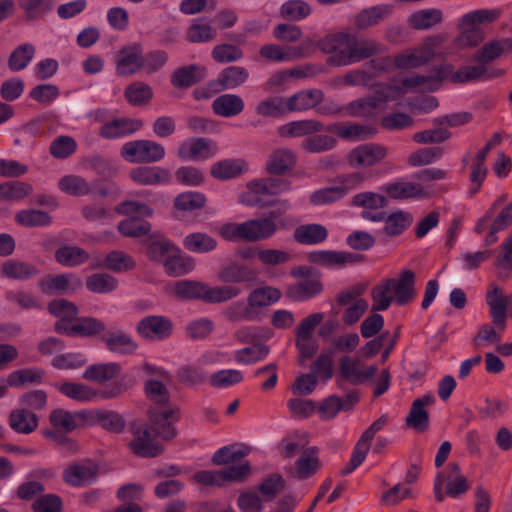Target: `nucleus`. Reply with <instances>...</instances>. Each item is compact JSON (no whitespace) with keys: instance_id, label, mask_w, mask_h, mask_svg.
<instances>
[{"instance_id":"1","label":"nucleus","mask_w":512,"mask_h":512,"mask_svg":"<svg viewBox=\"0 0 512 512\" xmlns=\"http://www.w3.org/2000/svg\"><path fill=\"white\" fill-rule=\"evenodd\" d=\"M318 48L327 54V64L331 66H347L381 52V45L372 39H358L349 33L327 35L319 40Z\"/></svg>"},{"instance_id":"2","label":"nucleus","mask_w":512,"mask_h":512,"mask_svg":"<svg viewBox=\"0 0 512 512\" xmlns=\"http://www.w3.org/2000/svg\"><path fill=\"white\" fill-rule=\"evenodd\" d=\"M254 202L261 208L273 207L264 217L253 219L261 240H266L272 237L279 229L287 227L285 220L282 218L291 207L287 199L264 201L261 197L257 196Z\"/></svg>"},{"instance_id":"3","label":"nucleus","mask_w":512,"mask_h":512,"mask_svg":"<svg viewBox=\"0 0 512 512\" xmlns=\"http://www.w3.org/2000/svg\"><path fill=\"white\" fill-rule=\"evenodd\" d=\"M120 155L131 163L150 164L161 161L165 156V148L151 140H134L125 143Z\"/></svg>"},{"instance_id":"4","label":"nucleus","mask_w":512,"mask_h":512,"mask_svg":"<svg viewBox=\"0 0 512 512\" xmlns=\"http://www.w3.org/2000/svg\"><path fill=\"white\" fill-rule=\"evenodd\" d=\"M179 416L180 410L178 407H168L163 411L156 407L150 408L147 410V417L150 422L148 427L154 433V436L169 441L177 434L173 423L178 421Z\"/></svg>"},{"instance_id":"5","label":"nucleus","mask_w":512,"mask_h":512,"mask_svg":"<svg viewBox=\"0 0 512 512\" xmlns=\"http://www.w3.org/2000/svg\"><path fill=\"white\" fill-rule=\"evenodd\" d=\"M130 431L134 438L129 443V448L135 455L143 458H154L162 454V446L155 442L157 436H154L147 425L139 426L132 423Z\"/></svg>"},{"instance_id":"6","label":"nucleus","mask_w":512,"mask_h":512,"mask_svg":"<svg viewBox=\"0 0 512 512\" xmlns=\"http://www.w3.org/2000/svg\"><path fill=\"white\" fill-rule=\"evenodd\" d=\"M387 155V149L379 144L366 143L352 149L347 155V161L352 168H365L377 165Z\"/></svg>"},{"instance_id":"7","label":"nucleus","mask_w":512,"mask_h":512,"mask_svg":"<svg viewBox=\"0 0 512 512\" xmlns=\"http://www.w3.org/2000/svg\"><path fill=\"white\" fill-rule=\"evenodd\" d=\"M144 68L145 61L140 44L127 45L118 51L116 71L119 75H133Z\"/></svg>"},{"instance_id":"8","label":"nucleus","mask_w":512,"mask_h":512,"mask_svg":"<svg viewBox=\"0 0 512 512\" xmlns=\"http://www.w3.org/2000/svg\"><path fill=\"white\" fill-rule=\"evenodd\" d=\"M364 219H368L374 222L384 221L386 225L383 231L388 236L400 235L407 227H409L413 221L412 215L404 211H396L387 215L385 212L372 213L366 211L363 214Z\"/></svg>"},{"instance_id":"9","label":"nucleus","mask_w":512,"mask_h":512,"mask_svg":"<svg viewBox=\"0 0 512 512\" xmlns=\"http://www.w3.org/2000/svg\"><path fill=\"white\" fill-rule=\"evenodd\" d=\"M172 322L161 315L144 317L137 324V332L146 339H164L172 333Z\"/></svg>"},{"instance_id":"10","label":"nucleus","mask_w":512,"mask_h":512,"mask_svg":"<svg viewBox=\"0 0 512 512\" xmlns=\"http://www.w3.org/2000/svg\"><path fill=\"white\" fill-rule=\"evenodd\" d=\"M434 403L435 397L431 394L415 399L411 404L410 412L406 416V426L420 433L425 432L429 428V412L426 406H431Z\"/></svg>"},{"instance_id":"11","label":"nucleus","mask_w":512,"mask_h":512,"mask_svg":"<svg viewBox=\"0 0 512 512\" xmlns=\"http://www.w3.org/2000/svg\"><path fill=\"white\" fill-rule=\"evenodd\" d=\"M386 280L390 282L389 287L394 292L393 297L396 304L406 305L414 299L416 295V277L412 270L402 271L398 279L389 278Z\"/></svg>"},{"instance_id":"12","label":"nucleus","mask_w":512,"mask_h":512,"mask_svg":"<svg viewBox=\"0 0 512 512\" xmlns=\"http://www.w3.org/2000/svg\"><path fill=\"white\" fill-rule=\"evenodd\" d=\"M97 475L98 466L87 460L84 463H73L67 466L63 471V480L70 486L81 487L95 481Z\"/></svg>"},{"instance_id":"13","label":"nucleus","mask_w":512,"mask_h":512,"mask_svg":"<svg viewBox=\"0 0 512 512\" xmlns=\"http://www.w3.org/2000/svg\"><path fill=\"white\" fill-rule=\"evenodd\" d=\"M487 304L490 307V316L492 323L503 331L506 327L507 308L512 302V296H503L502 290L498 286L487 293Z\"/></svg>"},{"instance_id":"14","label":"nucleus","mask_w":512,"mask_h":512,"mask_svg":"<svg viewBox=\"0 0 512 512\" xmlns=\"http://www.w3.org/2000/svg\"><path fill=\"white\" fill-rule=\"evenodd\" d=\"M253 219L247 220L243 223H226L223 224L218 232L219 234L228 241L244 240L248 242L261 241L257 227H255Z\"/></svg>"},{"instance_id":"15","label":"nucleus","mask_w":512,"mask_h":512,"mask_svg":"<svg viewBox=\"0 0 512 512\" xmlns=\"http://www.w3.org/2000/svg\"><path fill=\"white\" fill-rule=\"evenodd\" d=\"M249 79V72L241 66H229L224 68L218 78L209 83V87L214 91L235 89L246 83Z\"/></svg>"},{"instance_id":"16","label":"nucleus","mask_w":512,"mask_h":512,"mask_svg":"<svg viewBox=\"0 0 512 512\" xmlns=\"http://www.w3.org/2000/svg\"><path fill=\"white\" fill-rule=\"evenodd\" d=\"M141 127V120L116 118L104 123L99 130V135L105 139H116L131 135Z\"/></svg>"},{"instance_id":"17","label":"nucleus","mask_w":512,"mask_h":512,"mask_svg":"<svg viewBox=\"0 0 512 512\" xmlns=\"http://www.w3.org/2000/svg\"><path fill=\"white\" fill-rule=\"evenodd\" d=\"M326 132L334 133L346 141H364L372 138L376 134V129L363 124L333 123L325 128Z\"/></svg>"},{"instance_id":"18","label":"nucleus","mask_w":512,"mask_h":512,"mask_svg":"<svg viewBox=\"0 0 512 512\" xmlns=\"http://www.w3.org/2000/svg\"><path fill=\"white\" fill-rule=\"evenodd\" d=\"M129 176L134 182L145 186L166 184L171 181V173L167 169L157 166H139L133 168Z\"/></svg>"},{"instance_id":"19","label":"nucleus","mask_w":512,"mask_h":512,"mask_svg":"<svg viewBox=\"0 0 512 512\" xmlns=\"http://www.w3.org/2000/svg\"><path fill=\"white\" fill-rule=\"evenodd\" d=\"M296 154L288 148L274 150L267 161L266 171L271 175H285L294 169Z\"/></svg>"},{"instance_id":"20","label":"nucleus","mask_w":512,"mask_h":512,"mask_svg":"<svg viewBox=\"0 0 512 512\" xmlns=\"http://www.w3.org/2000/svg\"><path fill=\"white\" fill-rule=\"evenodd\" d=\"M255 278L256 274L252 269L236 261H231L222 266L217 272V279L222 283L252 282Z\"/></svg>"},{"instance_id":"21","label":"nucleus","mask_w":512,"mask_h":512,"mask_svg":"<svg viewBox=\"0 0 512 512\" xmlns=\"http://www.w3.org/2000/svg\"><path fill=\"white\" fill-rule=\"evenodd\" d=\"M70 279L75 280V287L71 289L72 291L82 286L81 280L73 274H58L45 276L38 282V287L45 295L64 294L69 289Z\"/></svg>"},{"instance_id":"22","label":"nucleus","mask_w":512,"mask_h":512,"mask_svg":"<svg viewBox=\"0 0 512 512\" xmlns=\"http://www.w3.org/2000/svg\"><path fill=\"white\" fill-rule=\"evenodd\" d=\"M393 10V6L382 4L372 6L361 10L354 18V25L359 30H365L369 27L379 24L387 18Z\"/></svg>"},{"instance_id":"23","label":"nucleus","mask_w":512,"mask_h":512,"mask_svg":"<svg viewBox=\"0 0 512 512\" xmlns=\"http://www.w3.org/2000/svg\"><path fill=\"white\" fill-rule=\"evenodd\" d=\"M101 340L107 349L113 353L132 354L138 345L127 333L121 330H110L102 335Z\"/></svg>"},{"instance_id":"24","label":"nucleus","mask_w":512,"mask_h":512,"mask_svg":"<svg viewBox=\"0 0 512 512\" xmlns=\"http://www.w3.org/2000/svg\"><path fill=\"white\" fill-rule=\"evenodd\" d=\"M322 291L323 284L320 278H311L289 285L285 290V296L292 301H304L320 294Z\"/></svg>"},{"instance_id":"25","label":"nucleus","mask_w":512,"mask_h":512,"mask_svg":"<svg viewBox=\"0 0 512 512\" xmlns=\"http://www.w3.org/2000/svg\"><path fill=\"white\" fill-rule=\"evenodd\" d=\"M206 69L198 65H188L176 69L171 75V83L175 88L184 89L193 86L206 77Z\"/></svg>"},{"instance_id":"26","label":"nucleus","mask_w":512,"mask_h":512,"mask_svg":"<svg viewBox=\"0 0 512 512\" xmlns=\"http://www.w3.org/2000/svg\"><path fill=\"white\" fill-rule=\"evenodd\" d=\"M430 75H416L406 77L402 80V85L405 87H417L425 84L430 85L431 90L439 87L443 79L447 78L452 72V65L445 64L439 67H434Z\"/></svg>"},{"instance_id":"27","label":"nucleus","mask_w":512,"mask_h":512,"mask_svg":"<svg viewBox=\"0 0 512 512\" xmlns=\"http://www.w3.org/2000/svg\"><path fill=\"white\" fill-rule=\"evenodd\" d=\"M143 244L146 247L147 257L151 261L160 262L162 264H164L165 258L168 257L175 248L173 243L164 239L159 233L151 234L146 237Z\"/></svg>"},{"instance_id":"28","label":"nucleus","mask_w":512,"mask_h":512,"mask_svg":"<svg viewBox=\"0 0 512 512\" xmlns=\"http://www.w3.org/2000/svg\"><path fill=\"white\" fill-rule=\"evenodd\" d=\"M324 125L313 119L292 121L282 125L278 129L281 137H302L311 136V134L325 130Z\"/></svg>"},{"instance_id":"29","label":"nucleus","mask_w":512,"mask_h":512,"mask_svg":"<svg viewBox=\"0 0 512 512\" xmlns=\"http://www.w3.org/2000/svg\"><path fill=\"white\" fill-rule=\"evenodd\" d=\"M163 266L169 276L179 277L191 272L195 267V261L190 256L182 255L180 249L175 246L165 258Z\"/></svg>"},{"instance_id":"30","label":"nucleus","mask_w":512,"mask_h":512,"mask_svg":"<svg viewBox=\"0 0 512 512\" xmlns=\"http://www.w3.org/2000/svg\"><path fill=\"white\" fill-rule=\"evenodd\" d=\"M320 466L318 448L308 447L303 449L300 457L295 462L296 476L301 480L310 478L317 473Z\"/></svg>"},{"instance_id":"31","label":"nucleus","mask_w":512,"mask_h":512,"mask_svg":"<svg viewBox=\"0 0 512 512\" xmlns=\"http://www.w3.org/2000/svg\"><path fill=\"white\" fill-rule=\"evenodd\" d=\"M212 110L221 117H234L244 110V101L239 95L223 94L214 99Z\"/></svg>"},{"instance_id":"32","label":"nucleus","mask_w":512,"mask_h":512,"mask_svg":"<svg viewBox=\"0 0 512 512\" xmlns=\"http://www.w3.org/2000/svg\"><path fill=\"white\" fill-rule=\"evenodd\" d=\"M500 16V12L497 10L480 9L465 14L459 23V29L461 34L469 31L481 30L482 23H491Z\"/></svg>"},{"instance_id":"33","label":"nucleus","mask_w":512,"mask_h":512,"mask_svg":"<svg viewBox=\"0 0 512 512\" xmlns=\"http://www.w3.org/2000/svg\"><path fill=\"white\" fill-rule=\"evenodd\" d=\"M328 237L326 227L321 224H303L298 226L293 233V239L304 245H315L325 241Z\"/></svg>"},{"instance_id":"34","label":"nucleus","mask_w":512,"mask_h":512,"mask_svg":"<svg viewBox=\"0 0 512 512\" xmlns=\"http://www.w3.org/2000/svg\"><path fill=\"white\" fill-rule=\"evenodd\" d=\"M445 474V493L450 497H458L467 492L469 484L467 478L461 474L459 464L450 463Z\"/></svg>"},{"instance_id":"35","label":"nucleus","mask_w":512,"mask_h":512,"mask_svg":"<svg viewBox=\"0 0 512 512\" xmlns=\"http://www.w3.org/2000/svg\"><path fill=\"white\" fill-rule=\"evenodd\" d=\"M187 146L183 144L178 151V156L180 158H189V159H207L214 156L217 153V145L210 139L206 138H196L192 141L189 146V152H186Z\"/></svg>"},{"instance_id":"36","label":"nucleus","mask_w":512,"mask_h":512,"mask_svg":"<svg viewBox=\"0 0 512 512\" xmlns=\"http://www.w3.org/2000/svg\"><path fill=\"white\" fill-rule=\"evenodd\" d=\"M2 274L9 279L26 280L39 275L40 271L32 264L11 259L2 264Z\"/></svg>"},{"instance_id":"37","label":"nucleus","mask_w":512,"mask_h":512,"mask_svg":"<svg viewBox=\"0 0 512 512\" xmlns=\"http://www.w3.org/2000/svg\"><path fill=\"white\" fill-rule=\"evenodd\" d=\"M121 366L118 363H101L89 366L83 373V378L90 382L104 383L120 374Z\"/></svg>"},{"instance_id":"38","label":"nucleus","mask_w":512,"mask_h":512,"mask_svg":"<svg viewBox=\"0 0 512 512\" xmlns=\"http://www.w3.org/2000/svg\"><path fill=\"white\" fill-rule=\"evenodd\" d=\"M9 425L18 433L29 434L38 427V417L28 409H16L10 413Z\"/></svg>"},{"instance_id":"39","label":"nucleus","mask_w":512,"mask_h":512,"mask_svg":"<svg viewBox=\"0 0 512 512\" xmlns=\"http://www.w3.org/2000/svg\"><path fill=\"white\" fill-rule=\"evenodd\" d=\"M175 295L182 300L206 302L207 284L196 280H180L175 283Z\"/></svg>"},{"instance_id":"40","label":"nucleus","mask_w":512,"mask_h":512,"mask_svg":"<svg viewBox=\"0 0 512 512\" xmlns=\"http://www.w3.org/2000/svg\"><path fill=\"white\" fill-rule=\"evenodd\" d=\"M183 246L189 252L204 254L214 251L217 248V241L206 233L194 232L183 239Z\"/></svg>"},{"instance_id":"41","label":"nucleus","mask_w":512,"mask_h":512,"mask_svg":"<svg viewBox=\"0 0 512 512\" xmlns=\"http://www.w3.org/2000/svg\"><path fill=\"white\" fill-rule=\"evenodd\" d=\"M385 191L392 199H408L413 197H428L421 184L412 182H395L386 185Z\"/></svg>"},{"instance_id":"42","label":"nucleus","mask_w":512,"mask_h":512,"mask_svg":"<svg viewBox=\"0 0 512 512\" xmlns=\"http://www.w3.org/2000/svg\"><path fill=\"white\" fill-rule=\"evenodd\" d=\"M89 259V254L78 246H62L55 251V260L62 266H78Z\"/></svg>"},{"instance_id":"43","label":"nucleus","mask_w":512,"mask_h":512,"mask_svg":"<svg viewBox=\"0 0 512 512\" xmlns=\"http://www.w3.org/2000/svg\"><path fill=\"white\" fill-rule=\"evenodd\" d=\"M124 96L129 104L141 107L147 105L151 101L153 92L148 84L136 81L126 87Z\"/></svg>"},{"instance_id":"44","label":"nucleus","mask_w":512,"mask_h":512,"mask_svg":"<svg viewBox=\"0 0 512 512\" xmlns=\"http://www.w3.org/2000/svg\"><path fill=\"white\" fill-rule=\"evenodd\" d=\"M59 188L66 194L80 197L93 192V186L84 178L76 175H67L59 180Z\"/></svg>"},{"instance_id":"45","label":"nucleus","mask_w":512,"mask_h":512,"mask_svg":"<svg viewBox=\"0 0 512 512\" xmlns=\"http://www.w3.org/2000/svg\"><path fill=\"white\" fill-rule=\"evenodd\" d=\"M387 203L388 201L383 195L375 192H361L351 200V205L363 208L362 217L366 211L378 212L377 210L386 207Z\"/></svg>"},{"instance_id":"46","label":"nucleus","mask_w":512,"mask_h":512,"mask_svg":"<svg viewBox=\"0 0 512 512\" xmlns=\"http://www.w3.org/2000/svg\"><path fill=\"white\" fill-rule=\"evenodd\" d=\"M33 188L27 182L8 181L0 184V200L19 201L32 194Z\"/></svg>"},{"instance_id":"47","label":"nucleus","mask_w":512,"mask_h":512,"mask_svg":"<svg viewBox=\"0 0 512 512\" xmlns=\"http://www.w3.org/2000/svg\"><path fill=\"white\" fill-rule=\"evenodd\" d=\"M15 221L25 227H43L52 223V217L43 210L26 209L16 213Z\"/></svg>"},{"instance_id":"48","label":"nucleus","mask_w":512,"mask_h":512,"mask_svg":"<svg viewBox=\"0 0 512 512\" xmlns=\"http://www.w3.org/2000/svg\"><path fill=\"white\" fill-rule=\"evenodd\" d=\"M95 423L111 433H121L126 426L124 418L115 411L97 410L93 414Z\"/></svg>"},{"instance_id":"49","label":"nucleus","mask_w":512,"mask_h":512,"mask_svg":"<svg viewBox=\"0 0 512 512\" xmlns=\"http://www.w3.org/2000/svg\"><path fill=\"white\" fill-rule=\"evenodd\" d=\"M71 330L77 336L93 337L105 332L106 325L103 321L94 317H81L77 318L76 323L71 325Z\"/></svg>"},{"instance_id":"50","label":"nucleus","mask_w":512,"mask_h":512,"mask_svg":"<svg viewBox=\"0 0 512 512\" xmlns=\"http://www.w3.org/2000/svg\"><path fill=\"white\" fill-rule=\"evenodd\" d=\"M337 145L335 137L327 134H311L302 142V149L308 153H323Z\"/></svg>"},{"instance_id":"51","label":"nucleus","mask_w":512,"mask_h":512,"mask_svg":"<svg viewBox=\"0 0 512 512\" xmlns=\"http://www.w3.org/2000/svg\"><path fill=\"white\" fill-rule=\"evenodd\" d=\"M176 377L179 383L187 387L204 384L207 380V374L203 368L190 364L181 366L177 370Z\"/></svg>"},{"instance_id":"52","label":"nucleus","mask_w":512,"mask_h":512,"mask_svg":"<svg viewBox=\"0 0 512 512\" xmlns=\"http://www.w3.org/2000/svg\"><path fill=\"white\" fill-rule=\"evenodd\" d=\"M65 396L77 401H89L97 396V391L82 383L64 382L56 385Z\"/></svg>"},{"instance_id":"53","label":"nucleus","mask_w":512,"mask_h":512,"mask_svg":"<svg viewBox=\"0 0 512 512\" xmlns=\"http://www.w3.org/2000/svg\"><path fill=\"white\" fill-rule=\"evenodd\" d=\"M145 396L157 406H167L170 402V392L160 380L149 379L144 384Z\"/></svg>"},{"instance_id":"54","label":"nucleus","mask_w":512,"mask_h":512,"mask_svg":"<svg viewBox=\"0 0 512 512\" xmlns=\"http://www.w3.org/2000/svg\"><path fill=\"white\" fill-rule=\"evenodd\" d=\"M117 286V279L107 273H95L86 279V287L93 293H109L114 291Z\"/></svg>"},{"instance_id":"55","label":"nucleus","mask_w":512,"mask_h":512,"mask_svg":"<svg viewBox=\"0 0 512 512\" xmlns=\"http://www.w3.org/2000/svg\"><path fill=\"white\" fill-rule=\"evenodd\" d=\"M449 76L454 83L485 80V76H487V66L483 63H479L478 65L473 66H463L456 72L452 71Z\"/></svg>"},{"instance_id":"56","label":"nucleus","mask_w":512,"mask_h":512,"mask_svg":"<svg viewBox=\"0 0 512 512\" xmlns=\"http://www.w3.org/2000/svg\"><path fill=\"white\" fill-rule=\"evenodd\" d=\"M45 372L42 369H21L10 373L7 377V387H22L26 383H40Z\"/></svg>"},{"instance_id":"57","label":"nucleus","mask_w":512,"mask_h":512,"mask_svg":"<svg viewBox=\"0 0 512 512\" xmlns=\"http://www.w3.org/2000/svg\"><path fill=\"white\" fill-rule=\"evenodd\" d=\"M442 21V12L438 9H425L412 14L410 25L417 30L428 29Z\"/></svg>"},{"instance_id":"58","label":"nucleus","mask_w":512,"mask_h":512,"mask_svg":"<svg viewBox=\"0 0 512 512\" xmlns=\"http://www.w3.org/2000/svg\"><path fill=\"white\" fill-rule=\"evenodd\" d=\"M118 231L126 237H148L151 231V224L147 221H139L136 217H129L118 224Z\"/></svg>"},{"instance_id":"59","label":"nucleus","mask_w":512,"mask_h":512,"mask_svg":"<svg viewBox=\"0 0 512 512\" xmlns=\"http://www.w3.org/2000/svg\"><path fill=\"white\" fill-rule=\"evenodd\" d=\"M47 309L53 316L68 320V322L76 321L78 318V307L73 302L64 298L50 301Z\"/></svg>"},{"instance_id":"60","label":"nucleus","mask_w":512,"mask_h":512,"mask_svg":"<svg viewBox=\"0 0 512 512\" xmlns=\"http://www.w3.org/2000/svg\"><path fill=\"white\" fill-rule=\"evenodd\" d=\"M281 297L280 290L272 287H264L253 290L248 297L250 308L265 307L277 302Z\"/></svg>"},{"instance_id":"61","label":"nucleus","mask_w":512,"mask_h":512,"mask_svg":"<svg viewBox=\"0 0 512 512\" xmlns=\"http://www.w3.org/2000/svg\"><path fill=\"white\" fill-rule=\"evenodd\" d=\"M35 48L31 44H22L18 46L8 58V67L12 71H21L27 67L33 59Z\"/></svg>"},{"instance_id":"62","label":"nucleus","mask_w":512,"mask_h":512,"mask_svg":"<svg viewBox=\"0 0 512 512\" xmlns=\"http://www.w3.org/2000/svg\"><path fill=\"white\" fill-rule=\"evenodd\" d=\"M205 204L206 197L202 193L193 191L181 193L174 199V207L184 212L201 209Z\"/></svg>"},{"instance_id":"63","label":"nucleus","mask_w":512,"mask_h":512,"mask_svg":"<svg viewBox=\"0 0 512 512\" xmlns=\"http://www.w3.org/2000/svg\"><path fill=\"white\" fill-rule=\"evenodd\" d=\"M241 164L242 162L239 160H222L211 167L210 173L214 178L220 180L234 178L242 173L243 168Z\"/></svg>"},{"instance_id":"64","label":"nucleus","mask_w":512,"mask_h":512,"mask_svg":"<svg viewBox=\"0 0 512 512\" xmlns=\"http://www.w3.org/2000/svg\"><path fill=\"white\" fill-rule=\"evenodd\" d=\"M257 114L264 117H280L288 112L286 100L282 97H270L256 107Z\"/></svg>"}]
</instances>
